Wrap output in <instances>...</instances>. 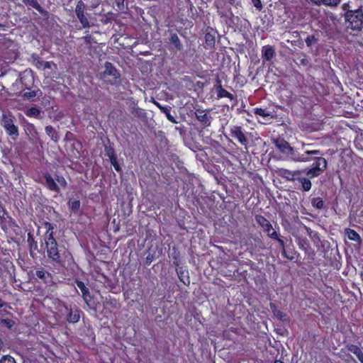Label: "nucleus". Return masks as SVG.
<instances>
[{
  "label": "nucleus",
  "instance_id": "1",
  "mask_svg": "<svg viewBox=\"0 0 363 363\" xmlns=\"http://www.w3.org/2000/svg\"><path fill=\"white\" fill-rule=\"evenodd\" d=\"M42 247L46 252L48 258L51 262L59 266H63L65 263V255L67 250L64 247H60L55 238H49L43 240Z\"/></svg>",
  "mask_w": 363,
  "mask_h": 363
},
{
  "label": "nucleus",
  "instance_id": "2",
  "mask_svg": "<svg viewBox=\"0 0 363 363\" xmlns=\"http://www.w3.org/2000/svg\"><path fill=\"white\" fill-rule=\"evenodd\" d=\"M34 85V76L33 71L26 69L19 74L18 78L12 84L11 89L13 93L20 96L24 91L30 90Z\"/></svg>",
  "mask_w": 363,
  "mask_h": 363
},
{
  "label": "nucleus",
  "instance_id": "3",
  "mask_svg": "<svg viewBox=\"0 0 363 363\" xmlns=\"http://www.w3.org/2000/svg\"><path fill=\"white\" fill-rule=\"evenodd\" d=\"M42 177L44 179L43 184L50 191L60 193L61 188L65 189L67 182L63 175L55 173L52 175L47 170L42 171Z\"/></svg>",
  "mask_w": 363,
  "mask_h": 363
},
{
  "label": "nucleus",
  "instance_id": "4",
  "mask_svg": "<svg viewBox=\"0 0 363 363\" xmlns=\"http://www.w3.org/2000/svg\"><path fill=\"white\" fill-rule=\"evenodd\" d=\"M255 219L259 226L262 228L263 232L267 233V236L270 239L277 240L279 242V246L283 249L284 252H285L284 242L281 238H280L278 233L279 228H273L270 221L262 215H255Z\"/></svg>",
  "mask_w": 363,
  "mask_h": 363
},
{
  "label": "nucleus",
  "instance_id": "5",
  "mask_svg": "<svg viewBox=\"0 0 363 363\" xmlns=\"http://www.w3.org/2000/svg\"><path fill=\"white\" fill-rule=\"evenodd\" d=\"M229 135L232 139L236 140L240 145L247 149L251 133L247 132L242 126L238 125H230Z\"/></svg>",
  "mask_w": 363,
  "mask_h": 363
},
{
  "label": "nucleus",
  "instance_id": "6",
  "mask_svg": "<svg viewBox=\"0 0 363 363\" xmlns=\"http://www.w3.org/2000/svg\"><path fill=\"white\" fill-rule=\"evenodd\" d=\"M29 275L31 279L36 281L40 280V282L46 286H51L53 284V277L52 274L43 267H35L33 270L30 271Z\"/></svg>",
  "mask_w": 363,
  "mask_h": 363
},
{
  "label": "nucleus",
  "instance_id": "7",
  "mask_svg": "<svg viewBox=\"0 0 363 363\" xmlns=\"http://www.w3.org/2000/svg\"><path fill=\"white\" fill-rule=\"evenodd\" d=\"M348 26L352 30H360L363 26V13L361 10L356 9L346 13L345 15Z\"/></svg>",
  "mask_w": 363,
  "mask_h": 363
},
{
  "label": "nucleus",
  "instance_id": "8",
  "mask_svg": "<svg viewBox=\"0 0 363 363\" xmlns=\"http://www.w3.org/2000/svg\"><path fill=\"white\" fill-rule=\"evenodd\" d=\"M272 143L275 148V150L278 151L282 155L279 157H273L271 153L269 154V159H281V157L289 156L293 152V148L291 147L289 143L284 139L278 138L273 139Z\"/></svg>",
  "mask_w": 363,
  "mask_h": 363
},
{
  "label": "nucleus",
  "instance_id": "9",
  "mask_svg": "<svg viewBox=\"0 0 363 363\" xmlns=\"http://www.w3.org/2000/svg\"><path fill=\"white\" fill-rule=\"evenodd\" d=\"M16 23L13 22L11 16L6 12L0 13V32L3 33H12Z\"/></svg>",
  "mask_w": 363,
  "mask_h": 363
},
{
  "label": "nucleus",
  "instance_id": "10",
  "mask_svg": "<svg viewBox=\"0 0 363 363\" xmlns=\"http://www.w3.org/2000/svg\"><path fill=\"white\" fill-rule=\"evenodd\" d=\"M85 9L86 6L84 2L82 0H79L76 5L75 13L84 28L90 27L89 21L84 14Z\"/></svg>",
  "mask_w": 363,
  "mask_h": 363
},
{
  "label": "nucleus",
  "instance_id": "11",
  "mask_svg": "<svg viewBox=\"0 0 363 363\" xmlns=\"http://www.w3.org/2000/svg\"><path fill=\"white\" fill-rule=\"evenodd\" d=\"M327 167V160H315L313 166L306 172V176L312 179L321 174Z\"/></svg>",
  "mask_w": 363,
  "mask_h": 363
},
{
  "label": "nucleus",
  "instance_id": "12",
  "mask_svg": "<svg viewBox=\"0 0 363 363\" xmlns=\"http://www.w3.org/2000/svg\"><path fill=\"white\" fill-rule=\"evenodd\" d=\"M195 116L202 128H206L211 125L212 117L206 112V110L200 108H195Z\"/></svg>",
  "mask_w": 363,
  "mask_h": 363
},
{
  "label": "nucleus",
  "instance_id": "13",
  "mask_svg": "<svg viewBox=\"0 0 363 363\" xmlns=\"http://www.w3.org/2000/svg\"><path fill=\"white\" fill-rule=\"evenodd\" d=\"M67 311V321L69 323H77L79 321L82 311L76 305L69 307L65 306Z\"/></svg>",
  "mask_w": 363,
  "mask_h": 363
},
{
  "label": "nucleus",
  "instance_id": "14",
  "mask_svg": "<svg viewBox=\"0 0 363 363\" xmlns=\"http://www.w3.org/2000/svg\"><path fill=\"white\" fill-rule=\"evenodd\" d=\"M275 55V49L272 45H266L262 46L261 50V57L263 65L271 62Z\"/></svg>",
  "mask_w": 363,
  "mask_h": 363
},
{
  "label": "nucleus",
  "instance_id": "15",
  "mask_svg": "<svg viewBox=\"0 0 363 363\" xmlns=\"http://www.w3.org/2000/svg\"><path fill=\"white\" fill-rule=\"evenodd\" d=\"M8 33H0V51L4 52L6 50H13L15 48V43L13 40L6 37Z\"/></svg>",
  "mask_w": 363,
  "mask_h": 363
},
{
  "label": "nucleus",
  "instance_id": "16",
  "mask_svg": "<svg viewBox=\"0 0 363 363\" xmlns=\"http://www.w3.org/2000/svg\"><path fill=\"white\" fill-rule=\"evenodd\" d=\"M24 130L26 134L32 142H36L38 140V133L34 124L26 122L24 124Z\"/></svg>",
  "mask_w": 363,
  "mask_h": 363
},
{
  "label": "nucleus",
  "instance_id": "17",
  "mask_svg": "<svg viewBox=\"0 0 363 363\" xmlns=\"http://www.w3.org/2000/svg\"><path fill=\"white\" fill-rule=\"evenodd\" d=\"M306 1L311 5L321 6L324 5L330 8L337 7L341 0H306Z\"/></svg>",
  "mask_w": 363,
  "mask_h": 363
},
{
  "label": "nucleus",
  "instance_id": "18",
  "mask_svg": "<svg viewBox=\"0 0 363 363\" xmlns=\"http://www.w3.org/2000/svg\"><path fill=\"white\" fill-rule=\"evenodd\" d=\"M27 242L30 255L32 257H34L36 254V251L38 250V242L35 241L33 235L31 233H28L27 235Z\"/></svg>",
  "mask_w": 363,
  "mask_h": 363
},
{
  "label": "nucleus",
  "instance_id": "19",
  "mask_svg": "<svg viewBox=\"0 0 363 363\" xmlns=\"http://www.w3.org/2000/svg\"><path fill=\"white\" fill-rule=\"evenodd\" d=\"M43 226L46 229V232L43 235V240L48 239L51 237V238L54 237V230L56 228V225L48 221H44L43 223Z\"/></svg>",
  "mask_w": 363,
  "mask_h": 363
},
{
  "label": "nucleus",
  "instance_id": "20",
  "mask_svg": "<svg viewBox=\"0 0 363 363\" xmlns=\"http://www.w3.org/2000/svg\"><path fill=\"white\" fill-rule=\"evenodd\" d=\"M253 111L255 115L262 116L263 118H275L274 111H269V108H262L255 107L253 108Z\"/></svg>",
  "mask_w": 363,
  "mask_h": 363
},
{
  "label": "nucleus",
  "instance_id": "21",
  "mask_svg": "<svg viewBox=\"0 0 363 363\" xmlns=\"http://www.w3.org/2000/svg\"><path fill=\"white\" fill-rule=\"evenodd\" d=\"M104 74L111 76L113 79H116L120 77V74L116 68L113 65L111 62H106Z\"/></svg>",
  "mask_w": 363,
  "mask_h": 363
},
{
  "label": "nucleus",
  "instance_id": "22",
  "mask_svg": "<svg viewBox=\"0 0 363 363\" xmlns=\"http://www.w3.org/2000/svg\"><path fill=\"white\" fill-rule=\"evenodd\" d=\"M75 284L82 292V297L85 301H87L91 298L89 289L86 286L84 283L79 279L75 280Z\"/></svg>",
  "mask_w": 363,
  "mask_h": 363
},
{
  "label": "nucleus",
  "instance_id": "23",
  "mask_svg": "<svg viewBox=\"0 0 363 363\" xmlns=\"http://www.w3.org/2000/svg\"><path fill=\"white\" fill-rule=\"evenodd\" d=\"M345 234L347 235L350 240L356 242L358 245L362 243V238L360 235L354 230L349 228H345Z\"/></svg>",
  "mask_w": 363,
  "mask_h": 363
},
{
  "label": "nucleus",
  "instance_id": "24",
  "mask_svg": "<svg viewBox=\"0 0 363 363\" xmlns=\"http://www.w3.org/2000/svg\"><path fill=\"white\" fill-rule=\"evenodd\" d=\"M218 85L216 88L218 99L228 98L230 100L234 99L233 94L230 93L229 91H228L224 88H223L220 81H218Z\"/></svg>",
  "mask_w": 363,
  "mask_h": 363
},
{
  "label": "nucleus",
  "instance_id": "25",
  "mask_svg": "<svg viewBox=\"0 0 363 363\" xmlns=\"http://www.w3.org/2000/svg\"><path fill=\"white\" fill-rule=\"evenodd\" d=\"M205 43L204 48L207 50L213 49L216 44V38L211 32H206L204 36Z\"/></svg>",
  "mask_w": 363,
  "mask_h": 363
},
{
  "label": "nucleus",
  "instance_id": "26",
  "mask_svg": "<svg viewBox=\"0 0 363 363\" xmlns=\"http://www.w3.org/2000/svg\"><path fill=\"white\" fill-rule=\"evenodd\" d=\"M169 42L173 46L172 49L176 52L181 51L183 49V45L177 33H172L170 35Z\"/></svg>",
  "mask_w": 363,
  "mask_h": 363
},
{
  "label": "nucleus",
  "instance_id": "27",
  "mask_svg": "<svg viewBox=\"0 0 363 363\" xmlns=\"http://www.w3.org/2000/svg\"><path fill=\"white\" fill-rule=\"evenodd\" d=\"M5 130L13 140L17 139L18 137V128L13 122L7 126V128H5Z\"/></svg>",
  "mask_w": 363,
  "mask_h": 363
},
{
  "label": "nucleus",
  "instance_id": "28",
  "mask_svg": "<svg viewBox=\"0 0 363 363\" xmlns=\"http://www.w3.org/2000/svg\"><path fill=\"white\" fill-rule=\"evenodd\" d=\"M311 203L317 210L325 208V203L320 197H312L311 199Z\"/></svg>",
  "mask_w": 363,
  "mask_h": 363
},
{
  "label": "nucleus",
  "instance_id": "29",
  "mask_svg": "<svg viewBox=\"0 0 363 363\" xmlns=\"http://www.w3.org/2000/svg\"><path fill=\"white\" fill-rule=\"evenodd\" d=\"M45 129L46 134L51 138L52 140L54 142L58 141V133L52 125H47Z\"/></svg>",
  "mask_w": 363,
  "mask_h": 363
},
{
  "label": "nucleus",
  "instance_id": "30",
  "mask_svg": "<svg viewBox=\"0 0 363 363\" xmlns=\"http://www.w3.org/2000/svg\"><path fill=\"white\" fill-rule=\"evenodd\" d=\"M71 212L77 213L80 208V201L77 199H70L67 203Z\"/></svg>",
  "mask_w": 363,
  "mask_h": 363
},
{
  "label": "nucleus",
  "instance_id": "31",
  "mask_svg": "<svg viewBox=\"0 0 363 363\" xmlns=\"http://www.w3.org/2000/svg\"><path fill=\"white\" fill-rule=\"evenodd\" d=\"M301 185V189L304 191H308L311 189V178L307 177H298L297 179Z\"/></svg>",
  "mask_w": 363,
  "mask_h": 363
},
{
  "label": "nucleus",
  "instance_id": "32",
  "mask_svg": "<svg viewBox=\"0 0 363 363\" xmlns=\"http://www.w3.org/2000/svg\"><path fill=\"white\" fill-rule=\"evenodd\" d=\"M104 304L107 308H111L113 309H118L121 307L119 301L115 298H106Z\"/></svg>",
  "mask_w": 363,
  "mask_h": 363
},
{
  "label": "nucleus",
  "instance_id": "33",
  "mask_svg": "<svg viewBox=\"0 0 363 363\" xmlns=\"http://www.w3.org/2000/svg\"><path fill=\"white\" fill-rule=\"evenodd\" d=\"M132 114L141 121H144L147 118V114L144 109L139 107H133L132 110Z\"/></svg>",
  "mask_w": 363,
  "mask_h": 363
},
{
  "label": "nucleus",
  "instance_id": "34",
  "mask_svg": "<svg viewBox=\"0 0 363 363\" xmlns=\"http://www.w3.org/2000/svg\"><path fill=\"white\" fill-rule=\"evenodd\" d=\"M158 107L160 108L161 111L165 114L167 118L168 121L173 123H177V121H176L175 118L171 114V108L169 106H161L160 105H157Z\"/></svg>",
  "mask_w": 363,
  "mask_h": 363
},
{
  "label": "nucleus",
  "instance_id": "35",
  "mask_svg": "<svg viewBox=\"0 0 363 363\" xmlns=\"http://www.w3.org/2000/svg\"><path fill=\"white\" fill-rule=\"evenodd\" d=\"M25 114L28 117L39 118L40 115V110L36 107H31L25 111Z\"/></svg>",
  "mask_w": 363,
  "mask_h": 363
},
{
  "label": "nucleus",
  "instance_id": "36",
  "mask_svg": "<svg viewBox=\"0 0 363 363\" xmlns=\"http://www.w3.org/2000/svg\"><path fill=\"white\" fill-rule=\"evenodd\" d=\"M23 2L26 5L29 6L33 8V9H35L39 12H42L43 11V8L38 4V0H23Z\"/></svg>",
  "mask_w": 363,
  "mask_h": 363
},
{
  "label": "nucleus",
  "instance_id": "37",
  "mask_svg": "<svg viewBox=\"0 0 363 363\" xmlns=\"http://www.w3.org/2000/svg\"><path fill=\"white\" fill-rule=\"evenodd\" d=\"M279 172L280 175L284 178H286L287 180L295 179V172L289 171L287 169H281Z\"/></svg>",
  "mask_w": 363,
  "mask_h": 363
},
{
  "label": "nucleus",
  "instance_id": "38",
  "mask_svg": "<svg viewBox=\"0 0 363 363\" xmlns=\"http://www.w3.org/2000/svg\"><path fill=\"white\" fill-rule=\"evenodd\" d=\"M177 273L180 281L183 282L185 285H189L190 283L189 277L186 276L185 278L184 273L185 272L182 270V268L179 269H177Z\"/></svg>",
  "mask_w": 363,
  "mask_h": 363
},
{
  "label": "nucleus",
  "instance_id": "39",
  "mask_svg": "<svg viewBox=\"0 0 363 363\" xmlns=\"http://www.w3.org/2000/svg\"><path fill=\"white\" fill-rule=\"evenodd\" d=\"M37 95V91L35 90H27V91H23L22 97L24 100H33Z\"/></svg>",
  "mask_w": 363,
  "mask_h": 363
},
{
  "label": "nucleus",
  "instance_id": "40",
  "mask_svg": "<svg viewBox=\"0 0 363 363\" xmlns=\"http://www.w3.org/2000/svg\"><path fill=\"white\" fill-rule=\"evenodd\" d=\"M13 122V118L11 116H7L5 113L2 114L1 124L4 127V129L6 128H7V126H9Z\"/></svg>",
  "mask_w": 363,
  "mask_h": 363
},
{
  "label": "nucleus",
  "instance_id": "41",
  "mask_svg": "<svg viewBox=\"0 0 363 363\" xmlns=\"http://www.w3.org/2000/svg\"><path fill=\"white\" fill-rule=\"evenodd\" d=\"M273 313H274V315L279 320H281L282 322H288L289 321V318H288V315H286V313H285L281 311H277V310H274Z\"/></svg>",
  "mask_w": 363,
  "mask_h": 363
},
{
  "label": "nucleus",
  "instance_id": "42",
  "mask_svg": "<svg viewBox=\"0 0 363 363\" xmlns=\"http://www.w3.org/2000/svg\"><path fill=\"white\" fill-rule=\"evenodd\" d=\"M0 363H16V362L12 356L6 354L1 357Z\"/></svg>",
  "mask_w": 363,
  "mask_h": 363
},
{
  "label": "nucleus",
  "instance_id": "43",
  "mask_svg": "<svg viewBox=\"0 0 363 363\" xmlns=\"http://www.w3.org/2000/svg\"><path fill=\"white\" fill-rule=\"evenodd\" d=\"M106 155L108 157V159H116L115 150L111 146H105Z\"/></svg>",
  "mask_w": 363,
  "mask_h": 363
},
{
  "label": "nucleus",
  "instance_id": "44",
  "mask_svg": "<svg viewBox=\"0 0 363 363\" xmlns=\"http://www.w3.org/2000/svg\"><path fill=\"white\" fill-rule=\"evenodd\" d=\"M298 246L301 249L305 250L306 252L311 250L310 244L308 240H301L298 242Z\"/></svg>",
  "mask_w": 363,
  "mask_h": 363
},
{
  "label": "nucleus",
  "instance_id": "45",
  "mask_svg": "<svg viewBox=\"0 0 363 363\" xmlns=\"http://www.w3.org/2000/svg\"><path fill=\"white\" fill-rule=\"evenodd\" d=\"M347 350L354 354H356L357 353H358L359 351L361 350V348H359L356 345L351 344L347 345Z\"/></svg>",
  "mask_w": 363,
  "mask_h": 363
},
{
  "label": "nucleus",
  "instance_id": "46",
  "mask_svg": "<svg viewBox=\"0 0 363 363\" xmlns=\"http://www.w3.org/2000/svg\"><path fill=\"white\" fill-rule=\"evenodd\" d=\"M1 323L6 325L8 328H11L14 325V321L9 318H5L1 320Z\"/></svg>",
  "mask_w": 363,
  "mask_h": 363
},
{
  "label": "nucleus",
  "instance_id": "47",
  "mask_svg": "<svg viewBox=\"0 0 363 363\" xmlns=\"http://www.w3.org/2000/svg\"><path fill=\"white\" fill-rule=\"evenodd\" d=\"M252 2L257 11H260L263 9L261 0H252Z\"/></svg>",
  "mask_w": 363,
  "mask_h": 363
},
{
  "label": "nucleus",
  "instance_id": "48",
  "mask_svg": "<svg viewBox=\"0 0 363 363\" xmlns=\"http://www.w3.org/2000/svg\"><path fill=\"white\" fill-rule=\"evenodd\" d=\"M110 162H111V164L113 166L116 171L118 172H121V169L118 163V160H110Z\"/></svg>",
  "mask_w": 363,
  "mask_h": 363
},
{
  "label": "nucleus",
  "instance_id": "49",
  "mask_svg": "<svg viewBox=\"0 0 363 363\" xmlns=\"http://www.w3.org/2000/svg\"><path fill=\"white\" fill-rule=\"evenodd\" d=\"M153 259H154V256L151 254H149L145 258V264L150 265L152 263V262L153 261Z\"/></svg>",
  "mask_w": 363,
  "mask_h": 363
},
{
  "label": "nucleus",
  "instance_id": "50",
  "mask_svg": "<svg viewBox=\"0 0 363 363\" xmlns=\"http://www.w3.org/2000/svg\"><path fill=\"white\" fill-rule=\"evenodd\" d=\"M314 41L315 38L313 36L307 37V38L306 39V43L308 47L311 46Z\"/></svg>",
  "mask_w": 363,
  "mask_h": 363
},
{
  "label": "nucleus",
  "instance_id": "51",
  "mask_svg": "<svg viewBox=\"0 0 363 363\" xmlns=\"http://www.w3.org/2000/svg\"><path fill=\"white\" fill-rule=\"evenodd\" d=\"M355 355L357 357V359L359 360V362L361 363H363V352H362V350H361L360 351H359L358 353H357Z\"/></svg>",
  "mask_w": 363,
  "mask_h": 363
},
{
  "label": "nucleus",
  "instance_id": "52",
  "mask_svg": "<svg viewBox=\"0 0 363 363\" xmlns=\"http://www.w3.org/2000/svg\"><path fill=\"white\" fill-rule=\"evenodd\" d=\"M41 65L44 66L45 69H50V63L48 61H41L38 62Z\"/></svg>",
  "mask_w": 363,
  "mask_h": 363
},
{
  "label": "nucleus",
  "instance_id": "53",
  "mask_svg": "<svg viewBox=\"0 0 363 363\" xmlns=\"http://www.w3.org/2000/svg\"><path fill=\"white\" fill-rule=\"evenodd\" d=\"M350 6L348 3H345L342 5V9L344 11H347V12L350 11L351 10H350Z\"/></svg>",
  "mask_w": 363,
  "mask_h": 363
},
{
  "label": "nucleus",
  "instance_id": "54",
  "mask_svg": "<svg viewBox=\"0 0 363 363\" xmlns=\"http://www.w3.org/2000/svg\"><path fill=\"white\" fill-rule=\"evenodd\" d=\"M84 39V41L86 43H91V35H87L86 36H84L83 38Z\"/></svg>",
  "mask_w": 363,
  "mask_h": 363
},
{
  "label": "nucleus",
  "instance_id": "55",
  "mask_svg": "<svg viewBox=\"0 0 363 363\" xmlns=\"http://www.w3.org/2000/svg\"><path fill=\"white\" fill-rule=\"evenodd\" d=\"M116 2L117 4L118 8H121V6L122 7H123L124 0H116Z\"/></svg>",
  "mask_w": 363,
  "mask_h": 363
},
{
  "label": "nucleus",
  "instance_id": "56",
  "mask_svg": "<svg viewBox=\"0 0 363 363\" xmlns=\"http://www.w3.org/2000/svg\"><path fill=\"white\" fill-rule=\"evenodd\" d=\"M173 263L174 265L176 266H178L179 265V263H178V259L177 257H173Z\"/></svg>",
  "mask_w": 363,
  "mask_h": 363
},
{
  "label": "nucleus",
  "instance_id": "57",
  "mask_svg": "<svg viewBox=\"0 0 363 363\" xmlns=\"http://www.w3.org/2000/svg\"><path fill=\"white\" fill-rule=\"evenodd\" d=\"M318 152V151H317V150H314V151H311V152L307 151L308 154H311V153H312V154H317Z\"/></svg>",
  "mask_w": 363,
  "mask_h": 363
},
{
  "label": "nucleus",
  "instance_id": "58",
  "mask_svg": "<svg viewBox=\"0 0 363 363\" xmlns=\"http://www.w3.org/2000/svg\"><path fill=\"white\" fill-rule=\"evenodd\" d=\"M274 363H284V362L283 361H281V359H276Z\"/></svg>",
  "mask_w": 363,
  "mask_h": 363
},
{
  "label": "nucleus",
  "instance_id": "59",
  "mask_svg": "<svg viewBox=\"0 0 363 363\" xmlns=\"http://www.w3.org/2000/svg\"><path fill=\"white\" fill-rule=\"evenodd\" d=\"M4 306L3 301L0 298V308H1Z\"/></svg>",
  "mask_w": 363,
  "mask_h": 363
},
{
  "label": "nucleus",
  "instance_id": "60",
  "mask_svg": "<svg viewBox=\"0 0 363 363\" xmlns=\"http://www.w3.org/2000/svg\"><path fill=\"white\" fill-rule=\"evenodd\" d=\"M7 263L11 267H13V263L11 262H7Z\"/></svg>",
  "mask_w": 363,
  "mask_h": 363
},
{
  "label": "nucleus",
  "instance_id": "61",
  "mask_svg": "<svg viewBox=\"0 0 363 363\" xmlns=\"http://www.w3.org/2000/svg\"><path fill=\"white\" fill-rule=\"evenodd\" d=\"M313 159H317V160H319V159H323L322 157H313Z\"/></svg>",
  "mask_w": 363,
  "mask_h": 363
},
{
  "label": "nucleus",
  "instance_id": "62",
  "mask_svg": "<svg viewBox=\"0 0 363 363\" xmlns=\"http://www.w3.org/2000/svg\"><path fill=\"white\" fill-rule=\"evenodd\" d=\"M298 256H296V262H298Z\"/></svg>",
  "mask_w": 363,
  "mask_h": 363
},
{
  "label": "nucleus",
  "instance_id": "63",
  "mask_svg": "<svg viewBox=\"0 0 363 363\" xmlns=\"http://www.w3.org/2000/svg\"><path fill=\"white\" fill-rule=\"evenodd\" d=\"M301 162H303L304 160H301Z\"/></svg>",
  "mask_w": 363,
  "mask_h": 363
}]
</instances>
